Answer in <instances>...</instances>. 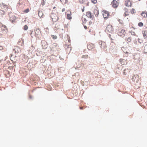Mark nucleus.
<instances>
[{
  "mask_svg": "<svg viewBox=\"0 0 147 147\" xmlns=\"http://www.w3.org/2000/svg\"><path fill=\"white\" fill-rule=\"evenodd\" d=\"M102 14L104 19H107L109 17V13L106 10H104L102 11Z\"/></svg>",
  "mask_w": 147,
  "mask_h": 147,
  "instance_id": "39448f33",
  "label": "nucleus"
},
{
  "mask_svg": "<svg viewBox=\"0 0 147 147\" xmlns=\"http://www.w3.org/2000/svg\"><path fill=\"white\" fill-rule=\"evenodd\" d=\"M9 18L10 20L13 23L16 19V18L14 15V14L12 13H10L9 14Z\"/></svg>",
  "mask_w": 147,
  "mask_h": 147,
  "instance_id": "20e7f679",
  "label": "nucleus"
},
{
  "mask_svg": "<svg viewBox=\"0 0 147 147\" xmlns=\"http://www.w3.org/2000/svg\"><path fill=\"white\" fill-rule=\"evenodd\" d=\"M146 88H147V87H146Z\"/></svg>",
  "mask_w": 147,
  "mask_h": 147,
  "instance_id": "09e8293b",
  "label": "nucleus"
},
{
  "mask_svg": "<svg viewBox=\"0 0 147 147\" xmlns=\"http://www.w3.org/2000/svg\"><path fill=\"white\" fill-rule=\"evenodd\" d=\"M121 63L122 65H125L127 64V61L126 60L121 59H120Z\"/></svg>",
  "mask_w": 147,
  "mask_h": 147,
  "instance_id": "f3484780",
  "label": "nucleus"
},
{
  "mask_svg": "<svg viewBox=\"0 0 147 147\" xmlns=\"http://www.w3.org/2000/svg\"><path fill=\"white\" fill-rule=\"evenodd\" d=\"M1 34L2 35H3L6 34L8 32V30L6 26L2 24L1 26Z\"/></svg>",
  "mask_w": 147,
  "mask_h": 147,
  "instance_id": "f257e3e1",
  "label": "nucleus"
},
{
  "mask_svg": "<svg viewBox=\"0 0 147 147\" xmlns=\"http://www.w3.org/2000/svg\"><path fill=\"white\" fill-rule=\"evenodd\" d=\"M51 17L52 18V21L53 22H57L59 18L57 15L54 13H52L51 14Z\"/></svg>",
  "mask_w": 147,
  "mask_h": 147,
  "instance_id": "423d86ee",
  "label": "nucleus"
},
{
  "mask_svg": "<svg viewBox=\"0 0 147 147\" xmlns=\"http://www.w3.org/2000/svg\"><path fill=\"white\" fill-rule=\"evenodd\" d=\"M86 16L90 18L92 20H93L94 18V17L93 15H92L91 13L90 12L88 11L86 13Z\"/></svg>",
  "mask_w": 147,
  "mask_h": 147,
  "instance_id": "2eb2a0df",
  "label": "nucleus"
},
{
  "mask_svg": "<svg viewBox=\"0 0 147 147\" xmlns=\"http://www.w3.org/2000/svg\"><path fill=\"white\" fill-rule=\"evenodd\" d=\"M1 5V8L4 9L5 11H7L8 9L9 8L8 5H5V4L2 3Z\"/></svg>",
  "mask_w": 147,
  "mask_h": 147,
  "instance_id": "1a4fd4ad",
  "label": "nucleus"
},
{
  "mask_svg": "<svg viewBox=\"0 0 147 147\" xmlns=\"http://www.w3.org/2000/svg\"><path fill=\"white\" fill-rule=\"evenodd\" d=\"M31 47L32 48V49H33L34 48V47L33 45H31Z\"/></svg>",
  "mask_w": 147,
  "mask_h": 147,
  "instance_id": "ea45409f",
  "label": "nucleus"
},
{
  "mask_svg": "<svg viewBox=\"0 0 147 147\" xmlns=\"http://www.w3.org/2000/svg\"><path fill=\"white\" fill-rule=\"evenodd\" d=\"M38 14L40 18H41L43 16V14L42 11H38Z\"/></svg>",
  "mask_w": 147,
  "mask_h": 147,
  "instance_id": "4be33fe9",
  "label": "nucleus"
},
{
  "mask_svg": "<svg viewBox=\"0 0 147 147\" xmlns=\"http://www.w3.org/2000/svg\"><path fill=\"white\" fill-rule=\"evenodd\" d=\"M84 28L85 29H87V26H84Z\"/></svg>",
  "mask_w": 147,
  "mask_h": 147,
  "instance_id": "79ce46f5",
  "label": "nucleus"
},
{
  "mask_svg": "<svg viewBox=\"0 0 147 147\" xmlns=\"http://www.w3.org/2000/svg\"><path fill=\"white\" fill-rule=\"evenodd\" d=\"M29 11V9L28 8L24 10V12L25 13H27Z\"/></svg>",
  "mask_w": 147,
  "mask_h": 147,
  "instance_id": "c9c22d12",
  "label": "nucleus"
},
{
  "mask_svg": "<svg viewBox=\"0 0 147 147\" xmlns=\"http://www.w3.org/2000/svg\"><path fill=\"white\" fill-rule=\"evenodd\" d=\"M125 5L126 6L131 7L132 5V3L129 0H127L125 1Z\"/></svg>",
  "mask_w": 147,
  "mask_h": 147,
  "instance_id": "ddd939ff",
  "label": "nucleus"
},
{
  "mask_svg": "<svg viewBox=\"0 0 147 147\" xmlns=\"http://www.w3.org/2000/svg\"><path fill=\"white\" fill-rule=\"evenodd\" d=\"M94 13L96 16H97L99 14V11L97 9H94Z\"/></svg>",
  "mask_w": 147,
  "mask_h": 147,
  "instance_id": "aec40b11",
  "label": "nucleus"
},
{
  "mask_svg": "<svg viewBox=\"0 0 147 147\" xmlns=\"http://www.w3.org/2000/svg\"><path fill=\"white\" fill-rule=\"evenodd\" d=\"M99 44L100 47L103 49L106 48L107 47L106 43L105 42L100 41L99 42Z\"/></svg>",
  "mask_w": 147,
  "mask_h": 147,
  "instance_id": "9d476101",
  "label": "nucleus"
},
{
  "mask_svg": "<svg viewBox=\"0 0 147 147\" xmlns=\"http://www.w3.org/2000/svg\"><path fill=\"white\" fill-rule=\"evenodd\" d=\"M25 1V0H20L19 3H18V6L20 7L21 5H24Z\"/></svg>",
  "mask_w": 147,
  "mask_h": 147,
  "instance_id": "dca6fc26",
  "label": "nucleus"
},
{
  "mask_svg": "<svg viewBox=\"0 0 147 147\" xmlns=\"http://www.w3.org/2000/svg\"><path fill=\"white\" fill-rule=\"evenodd\" d=\"M65 8H63L62 10V12H63L65 11Z\"/></svg>",
  "mask_w": 147,
  "mask_h": 147,
  "instance_id": "c03bdc74",
  "label": "nucleus"
},
{
  "mask_svg": "<svg viewBox=\"0 0 147 147\" xmlns=\"http://www.w3.org/2000/svg\"><path fill=\"white\" fill-rule=\"evenodd\" d=\"M117 34L121 36H124L125 34V32L124 29L119 28L118 29Z\"/></svg>",
  "mask_w": 147,
  "mask_h": 147,
  "instance_id": "f03ea898",
  "label": "nucleus"
},
{
  "mask_svg": "<svg viewBox=\"0 0 147 147\" xmlns=\"http://www.w3.org/2000/svg\"><path fill=\"white\" fill-rule=\"evenodd\" d=\"M122 49L124 52L125 53H130L127 47H123Z\"/></svg>",
  "mask_w": 147,
  "mask_h": 147,
  "instance_id": "f8f14e48",
  "label": "nucleus"
},
{
  "mask_svg": "<svg viewBox=\"0 0 147 147\" xmlns=\"http://www.w3.org/2000/svg\"><path fill=\"white\" fill-rule=\"evenodd\" d=\"M82 12H84V7H83V8L82 9Z\"/></svg>",
  "mask_w": 147,
  "mask_h": 147,
  "instance_id": "58836bf2",
  "label": "nucleus"
},
{
  "mask_svg": "<svg viewBox=\"0 0 147 147\" xmlns=\"http://www.w3.org/2000/svg\"><path fill=\"white\" fill-rule=\"evenodd\" d=\"M46 0H42V1L41 2V4L42 5H43L45 4Z\"/></svg>",
  "mask_w": 147,
  "mask_h": 147,
  "instance_id": "cd10ccee",
  "label": "nucleus"
},
{
  "mask_svg": "<svg viewBox=\"0 0 147 147\" xmlns=\"http://www.w3.org/2000/svg\"><path fill=\"white\" fill-rule=\"evenodd\" d=\"M35 36L37 38H39L40 36L41 33L38 28L36 29L35 30Z\"/></svg>",
  "mask_w": 147,
  "mask_h": 147,
  "instance_id": "6e6552de",
  "label": "nucleus"
},
{
  "mask_svg": "<svg viewBox=\"0 0 147 147\" xmlns=\"http://www.w3.org/2000/svg\"><path fill=\"white\" fill-rule=\"evenodd\" d=\"M143 36L144 38H147V32L146 31H144L143 33Z\"/></svg>",
  "mask_w": 147,
  "mask_h": 147,
  "instance_id": "b1692460",
  "label": "nucleus"
},
{
  "mask_svg": "<svg viewBox=\"0 0 147 147\" xmlns=\"http://www.w3.org/2000/svg\"><path fill=\"white\" fill-rule=\"evenodd\" d=\"M119 3L115 0H113L111 3L112 7L114 8H117L119 5Z\"/></svg>",
  "mask_w": 147,
  "mask_h": 147,
  "instance_id": "0eeeda50",
  "label": "nucleus"
},
{
  "mask_svg": "<svg viewBox=\"0 0 147 147\" xmlns=\"http://www.w3.org/2000/svg\"><path fill=\"white\" fill-rule=\"evenodd\" d=\"M118 21H119V22L120 23H122V22H121V21L122 22V21L121 20H120V19H119V20H118Z\"/></svg>",
  "mask_w": 147,
  "mask_h": 147,
  "instance_id": "a19ab883",
  "label": "nucleus"
},
{
  "mask_svg": "<svg viewBox=\"0 0 147 147\" xmlns=\"http://www.w3.org/2000/svg\"><path fill=\"white\" fill-rule=\"evenodd\" d=\"M32 32L30 33V35L32 37H33V36H32Z\"/></svg>",
  "mask_w": 147,
  "mask_h": 147,
  "instance_id": "a18cd8bd",
  "label": "nucleus"
},
{
  "mask_svg": "<svg viewBox=\"0 0 147 147\" xmlns=\"http://www.w3.org/2000/svg\"><path fill=\"white\" fill-rule=\"evenodd\" d=\"M91 1L92 3L94 4H96L97 2V0H91Z\"/></svg>",
  "mask_w": 147,
  "mask_h": 147,
  "instance_id": "c85d7f7f",
  "label": "nucleus"
},
{
  "mask_svg": "<svg viewBox=\"0 0 147 147\" xmlns=\"http://www.w3.org/2000/svg\"><path fill=\"white\" fill-rule=\"evenodd\" d=\"M3 49V47L1 46H0V51L2 50Z\"/></svg>",
  "mask_w": 147,
  "mask_h": 147,
  "instance_id": "4c0bfd02",
  "label": "nucleus"
},
{
  "mask_svg": "<svg viewBox=\"0 0 147 147\" xmlns=\"http://www.w3.org/2000/svg\"><path fill=\"white\" fill-rule=\"evenodd\" d=\"M80 109H83V108L82 107H80Z\"/></svg>",
  "mask_w": 147,
  "mask_h": 147,
  "instance_id": "49530a36",
  "label": "nucleus"
},
{
  "mask_svg": "<svg viewBox=\"0 0 147 147\" xmlns=\"http://www.w3.org/2000/svg\"><path fill=\"white\" fill-rule=\"evenodd\" d=\"M88 57V55H83L82 56V58L86 59Z\"/></svg>",
  "mask_w": 147,
  "mask_h": 147,
  "instance_id": "c756f323",
  "label": "nucleus"
},
{
  "mask_svg": "<svg viewBox=\"0 0 147 147\" xmlns=\"http://www.w3.org/2000/svg\"><path fill=\"white\" fill-rule=\"evenodd\" d=\"M125 11L124 14L123 16L124 17H126L127 16H129V12L128 9L126 8H125Z\"/></svg>",
  "mask_w": 147,
  "mask_h": 147,
  "instance_id": "6ab92c4d",
  "label": "nucleus"
},
{
  "mask_svg": "<svg viewBox=\"0 0 147 147\" xmlns=\"http://www.w3.org/2000/svg\"><path fill=\"white\" fill-rule=\"evenodd\" d=\"M141 15L143 18H146L147 17V12L146 11H143L141 13Z\"/></svg>",
  "mask_w": 147,
  "mask_h": 147,
  "instance_id": "a211bd4d",
  "label": "nucleus"
},
{
  "mask_svg": "<svg viewBox=\"0 0 147 147\" xmlns=\"http://www.w3.org/2000/svg\"><path fill=\"white\" fill-rule=\"evenodd\" d=\"M88 0H79L81 3L85 4L86 6H88L89 5V2H88Z\"/></svg>",
  "mask_w": 147,
  "mask_h": 147,
  "instance_id": "9b49d317",
  "label": "nucleus"
},
{
  "mask_svg": "<svg viewBox=\"0 0 147 147\" xmlns=\"http://www.w3.org/2000/svg\"><path fill=\"white\" fill-rule=\"evenodd\" d=\"M60 1L63 4H65L68 2V0H60Z\"/></svg>",
  "mask_w": 147,
  "mask_h": 147,
  "instance_id": "5701e85b",
  "label": "nucleus"
},
{
  "mask_svg": "<svg viewBox=\"0 0 147 147\" xmlns=\"http://www.w3.org/2000/svg\"><path fill=\"white\" fill-rule=\"evenodd\" d=\"M130 12L131 13L133 14L136 12V11L134 9H132L131 10Z\"/></svg>",
  "mask_w": 147,
  "mask_h": 147,
  "instance_id": "7c9ffc66",
  "label": "nucleus"
},
{
  "mask_svg": "<svg viewBox=\"0 0 147 147\" xmlns=\"http://www.w3.org/2000/svg\"><path fill=\"white\" fill-rule=\"evenodd\" d=\"M82 22L83 23H86V22L87 21V20L85 18L82 17Z\"/></svg>",
  "mask_w": 147,
  "mask_h": 147,
  "instance_id": "393cba45",
  "label": "nucleus"
},
{
  "mask_svg": "<svg viewBox=\"0 0 147 147\" xmlns=\"http://www.w3.org/2000/svg\"><path fill=\"white\" fill-rule=\"evenodd\" d=\"M28 28V26L27 25H25L24 27V30H27Z\"/></svg>",
  "mask_w": 147,
  "mask_h": 147,
  "instance_id": "2f4dec72",
  "label": "nucleus"
},
{
  "mask_svg": "<svg viewBox=\"0 0 147 147\" xmlns=\"http://www.w3.org/2000/svg\"><path fill=\"white\" fill-rule=\"evenodd\" d=\"M94 45L92 43L88 44L87 47L88 49L89 50H92L94 47Z\"/></svg>",
  "mask_w": 147,
  "mask_h": 147,
  "instance_id": "4468645a",
  "label": "nucleus"
},
{
  "mask_svg": "<svg viewBox=\"0 0 147 147\" xmlns=\"http://www.w3.org/2000/svg\"><path fill=\"white\" fill-rule=\"evenodd\" d=\"M131 38L130 37H129L127 39V41L128 42H130L131 40Z\"/></svg>",
  "mask_w": 147,
  "mask_h": 147,
  "instance_id": "f704fd0d",
  "label": "nucleus"
},
{
  "mask_svg": "<svg viewBox=\"0 0 147 147\" xmlns=\"http://www.w3.org/2000/svg\"><path fill=\"white\" fill-rule=\"evenodd\" d=\"M51 37L53 39H55L57 38V37L56 36L54 35H52Z\"/></svg>",
  "mask_w": 147,
  "mask_h": 147,
  "instance_id": "72a5a7b5",
  "label": "nucleus"
},
{
  "mask_svg": "<svg viewBox=\"0 0 147 147\" xmlns=\"http://www.w3.org/2000/svg\"><path fill=\"white\" fill-rule=\"evenodd\" d=\"M5 12L2 10H0V15H4L5 14Z\"/></svg>",
  "mask_w": 147,
  "mask_h": 147,
  "instance_id": "bb28decb",
  "label": "nucleus"
},
{
  "mask_svg": "<svg viewBox=\"0 0 147 147\" xmlns=\"http://www.w3.org/2000/svg\"><path fill=\"white\" fill-rule=\"evenodd\" d=\"M138 26L140 27H142L143 26V24L141 22H139L138 24Z\"/></svg>",
  "mask_w": 147,
  "mask_h": 147,
  "instance_id": "473e14b6",
  "label": "nucleus"
},
{
  "mask_svg": "<svg viewBox=\"0 0 147 147\" xmlns=\"http://www.w3.org/2000/svg\"><path fill=\"white\" fill-rule=\"evenodd\" d=\"M105 31L107 33H111L113 31V28L112 26L111 25H109L107 26L105 30Z\"/></svg>",
  "mask_w": 147,
  "mask_h": 147,
  "instance_id": "7ed1b4c3",
  "label": "nucleus"
},
{
  "mask_svg": "<svg viewBox=\"0 0 147 147\" xmlns=\"http://www.w3.org/2000/svg\"><path fill=\"white\" fill-rule=\"evenodd\" d=\"M71 12H70L69 14H67V19L69 20H71L72 19V17L71 16Z\"/></svg>",
  "mask_w": 147,
  "mask_h": 147,
  "instance_id": "412c9836",
  "label": "nucleus"
},
{
  "mask_svg": "<svg viewBox=\"0 0 147 147\" xmlns=\"http://www.w3.org/2000/svg\"><path fill=\"white\" fill-rule=\"evenodd\" d=\"M89 24L90 25V24H92V22L91 21H90L89 22Z\"/></svg>",
  "mask_w": 147,
  "mask_h": 147,
  "instance_id": "37998d69",
  "label": "nucleus"
},
{
  "mask_svg": "<svg viewBox=\"0 0 147 147\" xmlns=\"http://www.w3.org/2000/svg\"><path fill=\"white\" fill-rule=\"evenodd\" d=\"M144 51L147 53V45H145L144 47Z\"/></svg>",
  "mask_w": 147,
  "mask_h": 147,
  "instance_id": "a878e982",
  "label": "nucleus"
},
{
  "mask_svg": "<svg viewBox=\"0 0 147 147\" xmlns=\"http://www.w3.org/2000/svg\"><path fill=\"white\" fill-rule=\"evenodd\" d=\"M139 1H140V0H138Z\"/></svg>",
  "mask_w": 147,
  "mask_h": 147,
  "instance_id": "de8ad7c7",
  "label": "nucleus"
},
{
  "mask_svg": "<svg viewBox=\"0 0 147 147\" xmlns=\"http://www.w3.org/2000/svg\"><path fill=\"white\" fill-rule=\"evenodd\" d=\"M130 33H131V34L133 35H136V34L134 32H130Z\"/></svg>",
  "mask_w": 147,
  "mask_h": 147,
  "instance_id": "e433bc0d",
  "label": "nucleus"
}]
</instances>
